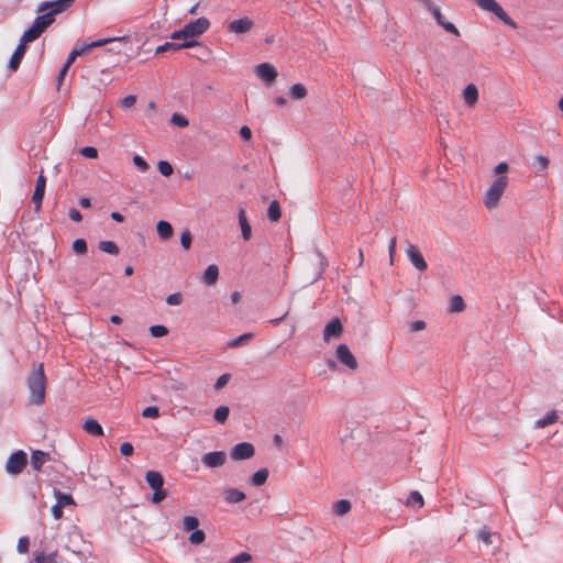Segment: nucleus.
Instances as JSON below:
<instances>
[{
	"instance_id": "obj_34",
	"label": "nucleus",
	"mask_w": 563,
	"mask_h": 563,
	"mask_svg": "<svg viewBox=\"0 0 563 563\" xmlns=\"http://www.w3.org/2000/svg\"><path fill=\"white\" fill-rule=\"evenodd\" d=\"M290 96L294 99H302L307 96V89L302 84H295L290 87Z\"/></svg>"
},
{
	"instance_id": "obj_9",
	"label": "nucleus",
	"mask_w": 563,
	"mask_h": 563,
	"mask_svg": "<svg viewBox=\"0 0 563 563\" xmlns=\"http://www.w3.org/2000/svg\"><path fill=\"white\" fill-rule=\"evenodd\" d=\"M406 254L410 263L420 272H423L428 268L427 262L424 261L420 251L412 244H408L406 249Z\"/></svg>"
},
{
	"instance_id": "obj_23",
	"label": "nucleus",
	"mask_w": 563,
	"mask_h": 563,
	"mask_svg": "<svg viewBox=\"0 0 563 563\" xmlns=\"http://www.w3.org/2000/svg\"><path fill=\"white\" fill-rule=\"evenodd\" d=\"M157 234L161 239L167 240L173 235V227L169 222L161 220L156 224Z\"/></svg>"
},
{
	"instance_id": "obj_24",
	"label": "nucleus",
	"mask_w": 563,
	"mask_h": 563,
	"mask_svg": "<svg viewBox=\"0 0 563 563\" xmlns=\"http://www.w3.org/2000/svg\"><path fill=\"white\" fill-rule=\"evenodd\" d=\"M556 420H558L556 411L551 410V411L547 412L544 417H542L536 421V428H539V429L545 428V427L554 423Z\"/></svg>"
},
{
	"instance_id": "obj_48",
	"label": "nucleus",
	"mask_w": 563,
	"mask_h": 563,
	"mask_svg": "<svg viewBox=\"0 0 563 563\" xmlns=\"http://www.w3.org/2000/svg\"><path fill=\"white\" fill-rule=\"evenodd\" d=\"M170 121L179 128H186L189 124L188 120L180 113H174Z\"/></svg>"
},
{
	"instance_id": "obj_32",
	"label": "nucleus",
	"mask_w": 563,
	"mask_h": 563,
	"mask_svg": "<svg viewBox=\"0 0 563 563\" xmlns=\"http://www.w3.org/2000/svg\"><path fill=\"white\" fill-rule=\"evenodd\" d=\"M407 505L421 508L423 506L422 495L417 490L411 492L407 498Z\"/></svg>"
},
{
	"instance_id": "obj_62",
	"label": "nucleus",
	"mask_w": 563,
	"mask_h": 563,
	"mask_svg": "<svg viewBox=\"0 0 563 563\" xmlns=\"http://www.w3.org/2000/svg\"><path fill=\"white\" fill-rule=\"evenodd\" d=\"M507 170H508V164H507V163H505V162L499 163V164L495 167V169H494L495 174H496L498 177H499V176H504L503 174H505Z\"/></svg>"
},
{
	"instance_id": "obj_4",
	"label": "nucleus",
	"mask_w": 563,
	"mask_h": 563,
	"mask_svg": "<svg viewBox=\"0 0 563 563\" xmlns=\"http://www.w3.org/2000/svg\"><path fill=\"white\" fill-rule=\"evenodd\" d=\"M507 185H508L507 176H499L493 181V184L486 190V194L484 197V203H485L486 208L493 209V208L497 207L498 201H499L501 195L504 194Z\"/></svg>"
},
{
	"instance_id": "obj_6",
	"label": "nucleus",
	"mask_w": 563,
	"mask_h": 563,
	"mask_svg": "<svg viewBox=\"0 0 563 563\" xmlns=\"http://www.w3.org/2000/svg\"><path fill=\"white\" fill-rule=\"evenodd\" d=\"M254 446L249 442H240L235 444L230 451V457L233 461L247 460L254 455Z\"/></svg>"
},
{
	"instance_id": "obj_27",
	"label": "nucleus",
	"mask_w": 563,
	"mask_h": 563,
	"mask_svg": "<svg viewBox=\"0 0 563 563\" xmlns=\"http://www.w3.org/2000/svg\"><path fill=\"white\" fill-rule=\"evenodd\" d=\"M253 338V333H243L228 342V347L234 349L249 343Z\"/></svg>"
},
{
	"instance_id": "obj_52",
	"label": "nucleus",
	"mask_w": 563,
	"mask_h": 563,
	"mask_svg": "<svg viewBox=\"0 0 563 563\" xmlns=\"http://www.w3.org/2000/svg\"><path fill=\"white\" fill-rule=\"evenodd\" d=\"M133 163L141 172H146L150 167L146 161L140 155L133 156Z\"/></svg>"
},
{
	"instance_id": "obj_49",
	"label": "nucleus",
	"mask_w": 563,
	"mask_h": 563,
	"mask_svg": "<svg viewBox=\"0 0 563 563\" xmlns=\"http://www.w3.org/2000/svg\"><path fill=\"white\" fill-rule=\"evenodd\" d=\"M191 242H192V235H191L190 231L185 230L181 233V236H180V244H181V246L185 250H188L190 247V245H191Z\"/></svg>"
},
{
	"instance_id": "obj_25",
	"label": "nucleus",
	"mask_w": 563,
	"mask_h": 563,
	"mask_svg": "<svg viewBox=\"0 0 563 563\" xmlns=\"http://www.w3.org/2000/svg\"><path fill=\"white\" fill-rule=\"evenodd\" d=\"M475 3L484 11L496 13L501 7L496 0H474Z\"/></svg>"
},
{
	"instance_id": "obj_16",
	"label": "nucleus",
	"mask_w": 563,
	"mask_h": 563,
	"mask_svg": "<svg viewBox=\"0 0 563 563\" xmlns=\"http://www.w3.org/2000/svg\"><path fill=\"white\" fill-rule=\"evenodd\" d=\"M49 460H51L49 453H46L41 450H35L31 454V466L36 472H40L42 470L43 464Z\"/></svg>"
},
{
	"instance_id": "obj_45",
	"label": "nucleus",
	"mask_w": 563,
	"mask_h": 563,
	"mask_svg": "<svg viewBox=\"0 0 563 563\" xmlns=\"http://www.w3.org/2000/svg\"><path fill=\"white\" fill-rule=\"evenodd\" d=\"M153 490H154V494L152 497V501L154 504H158L167 497V490L164 489L163 486H161L159 488H153Z\"/></svg>"
},
{
	"instance_id": "obj_61",
	"label": "nucleus",
	"mask_w": 563,
	"mask_h": 563,
	"mask_svg": "<svg viewBox=\"0 0 563 563\" xmlns=\"http://www.w3.org/2000/svg\"><path fill=\"white\" fill-rule=\"evenodd\" d=\"M35 563H54L53 555L40 554L34 559Z\"/></svg>"
},
{
	"instance_id": "obj_19",
	"label": "nucleus",
	"mask_w": 563,
	"mask_h": 563,
	"mask_svg": "<svg viewBox=\"0 0 563 563\" xmlns=\"http://www.w3.org/2000/svg\"><path fill=\"white\" fill-rule=\"evenodd\" d=\"M463 99L466 106L473 107L478 100V90L474 84H468L463 90Z\"/></svg>"
},
{
	"instance_id": "obj_28",
	"label": "nucleus",
	"mask_w": 563,
	"mask_h": 563,
	"mask_svg": "<svg viewBox=\"0 0 563 563\" xmlns=\"http://www.w3.org/2000/svg\"><path fill=\"white\" fill-rule=\"evenodd\" d=\"M280 206L277 200H273L267 209V217L272 222L278 221L280 219Z\"/></svg>"
},
{
	"instance_id": "obj_42",
	"label": "nucleus",
	"mask_w": 563,
	"mask_h": 563,
	"mask_svg": "<svg viewBox=\"0 0 563 563\" xmlns=\"http://www.w3.org/2000/svg\"><path fill=\"white\" fill-rule=\"evenodd\" d=\"M157 168L158 172L165 177H169L174 172L173 166L167 161H159Z\"/></svg>"
},
{
	"instance_id": "obj_3",
	"label": "nucleus",
	"mask_w": 563,
	"mask_h": 563,
	"mask_svg": "<svg viewBox=\"0 0 563 563\" xmlns=\"http://www.w3.org/2000/svg\"><path fill=\"white\" fill-rule=\"evenodd\" d=\"M209 26H210V21L207 18L201 16L194 21H189L188 23H186L184 25L183 29L175 31L170 35V38L174 41L181 40L183 42L192 41L191 38L203 34L209 29Z\"/></svg>"
},
{
	"instance_id": "obj_55",
	"label": "nucleus",
	"mask_w": 563,
	"mask_h": 563,
	"mask_svg": "<svg viewBox=\"0 0 563 563\" xmlns=\"http://www.w3.org/2000/svg\"><path fill=\"white\" fill-rule=\"evenodd\" d=\"M251 560V555L246 552H241L231 559V563H245Z\"/></svg>"
},
{
	"instance_id": "obj_43",
	"label": "nucleus",
	"mask_w": 563,
	"mask_h": 563,
	"mask_svg": "<svg viewBox=\"0 0 563 563\" xmlns=\"http://www.w3.org/2000/svg\"><path fill=\"white\" fill-rule=\"evenodd\" d=\"M206 539V533L202 530H194L189 536V541L192 544H201Z\"/></svg>"
},
{
	"instance_id": "obj_38",
	"label": "nucleus",
	"mask_w": 563,
	"mask_h": 563,
	"mask_svg": "<svg viewBox=\"0 0 563 563\" xmlns=\"http://www.w3.org/2000/svg\"><path fill=\"white\" fill-rule=\"evenodd\" d=\"M493 532L488 529V527L484 526L477 533V539L484 542L486 545H489L493 543L492 537Z\"/></svg>"
},
{
	"instance_id": "obj_41",
	"label": "nucleus",
	"mask_w": 563,
	"mask_h": 563,
	"mask_svg": "<svg viewBox=\"0 0 563 563\" xmlns=\"http://www.w3.org/2000/svg\"><path fill=\"white\" fill-rule=\"evenodd\" d=\"M317 256L319 258V269L317 273V276L313 278V282L320 279L325 271V267L328 265L327 258L318 251Z\"/></svg>"
},
{
	"instance_id": "obj_14",
	"label": "nucleus",
	"mask_w": 563,
	"mask_h": 563,
	"mask_svg": "<svg viewBox=\"0 0 563 563\" xmlns=\"http://www.w3.org/2000/svg\"><path fill=\"white\" fill-rule=\"evenodd\" d=\"M252 26H253V21L250 18L245 16V18L232 21L228 25V30L235 34H243V33L249 32L252 29Z\"/></svg>"
},
{
	"instance_id": "obj_20",
	"label": "nucleus",
	"mask_w": 563,
	"mask_h": 563,
	"mask_svg": "<svg viewBox=\"0 0 563 563\" xmlns=\"http://www.w3.org/2000/svg\"><path fill=\"white\" fill-rule=\"evenodd\" d=\"M223 494L224 500L230 505L241 503L246 498L243 492L232 487L224 489Z\"/></svg>"
},
{
	"instance_id": "obj_44",
	"label": "nucleus",
	"mask_w": 563,
	"mask_h": 563,
	"mask_svg": "<svg viewBox=\"0 0 563 563\" xmlns=\"http://www.w3.org/2000/svg\"><path fill=\"white\" fill-rule=\"evenodd\" d=\"M73 250L76 254H85L87 252V242L85 239H76L73 242Z\"/></svg>"
},
{
	"instance_id": "obj_33",
	"label": "nucleus",
	"mask_w": 563,
	"mask_h": 563,
	"mask_svg": "<svg viewBox=\"0 0 563 563\" xmlns=\"http://www.w3.org/2000/svg\"><path fill=\"white\" fill-rule=\"evenodd\" d=\"M229 413V407L220 406L214 410L213 418L218 423H224L228 420Z\"/></svg>"
},
{
	"instance_id": "obj_11",
	"label": "nucleus",
	"mask_w": 563,
	"mask_h": 563,
	"mask_svg": "<svg viewBox=\"0 0 563 563\" xmlns=\"http://www.w3.org/2000/svg\"><path fill=\"white\" fill-rule=\"evenodd\" d=\"M23 35L21 36L20 38V43L19 45L16 46L15 51L13 52V54L11 55V58L9 60V69L12 70V71H15L20 64H21V60L26 52V44L29 42H23Z\"/></svg>"
},
{
	"instance_id": "obj_37",
	"label": "nucleus",
	"mask_w": 563,
	"mask_h": 563,
	"mask_svg": "<svg viewBox=\"0 0 563 563\" xmlns=\"http://www.w3.org/2000/svg\"><path fill=\"white\" fill-rule=\"evenodd\" d=\"M426 7L431 11L432 15L434 16L437 23L441 25L443 23L444 18L440 11V9L431 3L430 0H424Z\"/></svg>"
},
{
	"instance_id": "obj_53",
	"label": "nucleus",
	"mask_w": 563,
	"mask_h": 563,
	"mask_svg": "<svg viewBox=\"0 0 563 563\" xmlns=\"http://www.w3.org/2000/svg\"><path fill=\"white\" fill-rule=\"evenodd\" d=\"M30 540L27 537H21L18 541L16 550L20 553H26L29 551Z\"/></svg>"
},
{
	"instance_id": "obj_21",
	"label": "nucleus",
	"mask_w": 563,
	"mask_h": 563,
	"mask_svg": "<svg viewBox=\"0 0 563 563\" xmlns=\"http://www.w3.org/2000/svg\"><path fill=\"white\" fill-rule=\"evenodd\" d=\"M145 481L152 489L164 486L163 475L158 471H147L145 474Z\"/></svg>"
},
{
	"instance_id": "obj_5",
	"label": "nucleus",
	"mask_w": 563,
	"mask_h": 563,
	"mask_svg": "<svg viewBox=\"0 0 563 563\" xmlns=\"http://www.w3.org/2000/svg\"><path fill=\"white\" fill-rule=\"evenodd\" d=\"M27 464V455L24 451L13 452L7 460L5 471L10 475H19Z\"/></svg>"
},
{
	"instance_id": "obj_2",
	"label": "nucleus",
	"mask_w": 563,
	"mask_h": 563,
	"mask_svg": "<svg viewBox=\"0 0 563 563\" xmlns=\"http://www.w3.org/2000/svg\"><path fill=\"white\" fill-rule=\"evenodd\" d=\"M26 386L30 393L29 404L41 406L45 402L47 378L43 363H33L32 371L26 376Z\"/></svg>"
},
{
	"instance_id": "obj_1",
	"label": "nucleus",
	"mask_w": 563,
	"mask_h": 563,
	"mask_svg": "<svg viewBox=\"0 0 563 563\" xmlns=\"http://www.w3.org/2000/svg\"><path fill=\"white\" fill-rule=\"evenodd\" d=\"M36 12L40 14L34 19L32 25L24 31L23 42L37 40L42 33L55 22V15L64 12V10L53 0L40 3Z\"/></svg>"
},
{
	"instance_id": "obj_30",
	"label": "nucleus",
	"mask_w": 563,
	"mask_h": 563,
	"mask_svg": "<svg viewBox=\"0 0 563 563\" xmlns=\"http://www.w3.org/2000/svg\"><path fill=\"white\" fill-rule=\"evenodd\" d=\"M465 308L463 298L459 295L452 296L450 300V307L449 310L451 312H461Z\"/></svg>"
},
{
	"instance_id": "obj_26",
	"label": "nucleus",
	"mask_w": 563,
	"mask_h": 563,
	"mask_svg": "<svg viewBox=\"0 0 563 563\" xmlns=\"http://www.w3.org/2000/svg\"><path fill=\"white\" fill-rule=\"evenodd\" d=\"M267 478H268V470L261 468L252 475L251 484L254 486H262L266 483Z\"/></svg>"
},
{
	"instance_id": "obj_22",
	"label": "nucleus",
	"mask_w": 563,
	"mask_h": 563,
	"mask_svg": "<svg viewBox=\"0 0 563 563\" xmlns=\"http://www.w3.org/2000/svg\"><path fill=\"white\" fill-rule=\"evenodd\" d=\"M219 277V268L217 265H209L203 273V282L206 285H213Z\"/></svg>"
},
{
	"instance_id": "obj_63",
	"label": "nucleus",
	"mask_w": 563,
	"mask_h": 563,
	"mask_svg": "<svg viewBox=\"0 0 563 563\" xmlns=\"http://www.w3.org/2000/svg\"><path fill=\"white\" fill-rule=\"evenodd\" d=\"M240 136L245 140V141H249L251 140L252 137V131L249 126L244 125L240 129Z\"/></svg>"
},
{
	"instance_id": "obj_35",
	"label": "nucleus",
	"mask_w": 563,
	"mask_h": 563,
	"mask_svg": "<svg viewBox=\"0 0 563 563\" xmlns=\"http://www.w3.org/2000/svg\"><path fill=\"white\" fill-rule=\"evenodd\" d=\"M56 504L64 508L65 506L74 505L75 501H74V498L71 495L57 492L56 493Z\"/></svg>"
},
{
	"instance_id": "obj_64",
	"label": "nucleus",
	"mask_w": 563,
	"mask_h": 563,
	"mask_svg": "<svg viewBox=\"0 0 563 563\" xmlns=\"http://www.w3.org/2000/svg\"><path fill=\"white\" fill-rule=\"evenodd\" d=\"M68 216L75 222H79L82 219L80 211L76 208H71Z\"/></svg>"
},
{
	"instance_id": "obj_40",
	"label": "nucleus",
	"mask_w": 563,
	"mask_h": 563,
	"mask_svg": "<svg viewBox=\"0 0 563 563\" xmlns=\"http://www.w3.org/2000/svg\"><path fill=\"white\" fill-rule=\"evenodd\" d=\"M150 333L154 338H162L168 333V329L163 324H155L150 327Z\"/></svg>"
},
{
	"instance_id": "obj_57",
	"label": "nucleus",
	"mask_w": 563,
	"mask_h": 563,
	"mask_svg": "<svg viewBox=\"0 0 563 563\" xmlns=\"http://www.w3.org/2000/svg\"><path fill=\"white\" fill-rule=\"evenodd\" d=\"M426 328V322L422 320H416L409 323V330L411 332H418Z\"/></svg>"
},
{
	"instance_id": "obj_10",
	"label": "nucleus",
	"mask_w": 563,
	"mask_h": 563,
	"mask_svg": "<svg viewBox=\"0 0 563 563\" xmlns=\"http://www.w3.org/2000/svg\"><path fill=\"white\" fill-rule=\"evenodd\" d=\"M46 177L41 174L35 184L34 194L32 200L34 202L35 211H38L42 207V201L45 195Z\"/></svg>"
},
{
	"instance_id": "obj_51",
	"label": "nucleus",
	"mask_w": 563,
	"mask_h": 563,
	"mask_svg": "<svg viewBox=\"0 0 563 563\" xmlns=\"http://www.w3.org/2000/svg\"><path fill=\"white\" fill-rule=\"evenodd\" d=\"M79 153L87 158H97L98 157V150L92 146H85V147L80 148Z\"/></svg>"
},
{
	"instance_id": "obj_50",
	"label": "nucleus",
	"mask_w": 563,
	"mask_h": 563,
	"mask_svg": "<svg viewBox=\"0 0 563 563\" xmlns=\"http://www.w3.org/2000/svg\"><path fill=\"white\" fill-rule=\"evenodd\" d=\"M183 302V296L180 292H174L166 297V303L169 306H178Z\"/></svg>"
},
{
	"instance_id": "obj_15",
	"label": "nucleus",
	"mask_w": 563,
	"mask_h": 563,
	"mask_svg": "<svg viewBox=\"0 0 563 563\" xmlns=\"http://www.w3.org/2000/svg\"><path fill=\"white\" fill-rule=\"evenodd\" d=\"M198 45V42L196 41H185V42H181V43H178V42H166L159 46H157L155 53L156 54H161V53H164V52H168V51H178V49H181V48H188V47H192V46H196Z\"/></svg>"
},
{
	"instance_id": "obj_58",
	"label": "nucleus",
	"mask_w": 563,
	"mask_h": 563,
	"mask_svg": "<svg viewBox=\"0 0 563 563\" xmlns=\"http://www.w3.org/2000/svg\"><path fill=\"white\" fill-rule=\"evenodd\" d=\"M442 26L446 32L451 33V34H454L456 36L460 35V32L459 30L456 29V26L451 23V22H448V21H443V23L440 25Z\"/></svg>"
},
{
	"instance_id": "obj_39",
	"label": "nucleus",
	"mask_w": 563,
	"mask_h": 563,
	"mask_svg": "<svg viewBox=\"0 0 563 563\" xmlns=\"http://www.w3.org/2000/svg\"><path fill=\"white\" fill-rule=\"evenodd\" d=\"M495 15L501 20L505 24L517 29L516 22L506 13V11L500 7L499 10L495 13Z\"/></svg>"
},
{
	"instance_id": "obj_18",
	"label": "nucleus",
	"mask_w": 563,
	"mask_h": 563,
	"mask_svg": "<svg viewBox=\"0 0 563 563\" xmlns=\"http://www.w3.org/2000/svg\"><path fill=\"white\" fill-rule=\"evenodd\" d=\"M239 224L241 227L242 238L244 241H249L252 236V228L247 221L245 210L239 209Z\"/></svg>"
},
{
	"instance_id": "obj_60",
	"label": "nucleus",
	"mask_w": 563,
	"mask_h": 563,
	"mask_svg": "<svg viewBox=\"0 0 563 563\" xmlns=\"http://www.w3.org/2000/svg\"><path fill=\"white\" fill-rule=\"evenodd\" d=\"M396 244H397V240H396V236H393L390 240H389V244H388V253H389V257H390V263L393 264L394 262V254L396 252Z\"/></svg>"
},
{
	"instance_id": "obj_54",
	"label": "nucleus",
	"mask_w": 563,
	"mask_h": 563,
	"mask_svg": "<svg viewBox=\"0 0 563 563\" xmlns=\"http://www.w3.org/2000/svg\"><path fill=\"white\" fill-rule=\"evenodd\" d=\"M231 378V375L230 374H222L221 376L218 377V379L216 380V384H214V388L217 390L223 388L230 380Z\"/></svg>"
},
{
	"instance_id": "obj_8",
	"label": "nucleus",
	"mask_w": 563,
	"mask_h": 563,
	"mask_svg": "<svg viewBox=\"0 0 563 563\" xmlns=\"http://www.w3.org/2000/svg\"><path fill=\"white\" fill-rule=\"evenodd\" d=\"M225 461L227 454L223 451L208 452L201 457L202 464L210 468L220 467Z\"/></svg>"
},
{
	"instance_id": "obj_13",
	"label": "nucleus",
	"mask_w": 563,
	"mask_h": 563,
	"mask_svg": "<svg viewBox=\"0 0 563 563\" xmlns=\"http://www.w3.org/2000/svg\"><path fill=\"white\" fill-rule=\"evenodd\" d=\"M342 323L338 318L332 319L323 330V340L325 342L330 341L331 338H340L342 334Z\"/></svg>"
},
{
	"instance_id": "obj_7",
	"label": "nucleus",
	"mask_w": 563,
	"mask_h": 563,
	"mask_svg": "<svg viewBox=\"0 0 563 563\" xmlns=\"http://www.w3.org/2000/svg\"><path fill=\"white\" fill-rule=\"evenodd\" d=\"M336 358L340 363L349 367L350 369H356L357 368V361L350 351L349 346L345 344H340L336 347Z\"/></svg>"
},
{
	"instance_id": "obj_12",
	"label": "nucleus",
	"mask_w": 563,
	"mask_h": 563,
	"mask_svg": "<svg viewBox=\"0 0 563 563\" xmlns=\"http://www.w3.org/2000/svg\"><path fill=\"white\" fill-rule=\"evenodd\" d=\"M255 73L262 80L268 84L273 82L277 77L276 68L268 63H262L257 65Z\"/></svg>"
},
{
	"instance_id": "obj_31",
	"label": "nucleus",
	"mask_w": 563,
	"mask_h": 563,
	"mask_svg": "<svg viewBox=\"0 0 563 563\" xmlns=\"http://www.w3.org/2000/svg\"><path fill=\"white\" fill-rule=\"evenodd\" d=\"M351 509V503L346 499L336 501L333 506L334 514L338 516L345 515Z\"/></svg>"
},
{
	"instance_id": "obj_36",
	"label": "nucleus",
	"mask_w": 563,
	"mask_h": 563,
	"mask_svg": "<svg viewBox=\"0 0 563 563\" xmlns=\"http://www.w3.org/2000/svg\"><path fill=\"white\" fill-rule=\"evenodd\" d=\"M185 531H194L197 530L199 526V520L194 516H185L183 519Z\"/></svg>"
},
{
	"instance_id": "obj_46",
	"label": "nucleus",
	"mask_w": 563,
	"mask_h": 563,
	"mask_svg": "<svg viewBox=\"0 0 563 563\" xmlns=\"http://www.w3.org/2000/svg\"><path fill=\"white\" fill-rule=\"evenodd\" d=\"M533 165L537 167L538 170L543 172L549 166V158L543 155H538L533 162Z\"/></svg>"
},
{
	"instance_id": "obj_47",
	"label": "nucleus",
	"mask_w": 563,
	"mask_h": 563,
	"mask_svg": "<svg viewBox=\"0 0 563 563\" xmlns=\"http://www.w3.org/2000/svg\"><path fill=\"white\" fill-rule=\"evenodd\" d=\"M142 417L156 419L159 417V409L156 406H148L142 411Z\"/></svg>"
},
{
	"instance_id": "obj_59",
	"label": "nucleus",
	"mask_w": 563,
	"mask_h": 563,
	"mask_svg": "<svg viewBox=\"0 0 563 563\" xmlns=\"http://www.w3.org/2000/svg\"><path fill=\"white\" fill-rule=\"evenodd\" d=\"M135 101H136V97L133 95H129V96H125L121 100V106H122V108H131L134 106Z\"/></svg>"
},
{
	"instance_id": "obj_17",
	"label": "nucleus",
	"mask_w": 563,
	"mask_h": 563,
	"mask_svg": "<svg viewBox=\"0 0 563 563\" xmlns=\"http://www.w3.org/2000/svg\"><path fill=\"white\" fill-rule=\"evenodd\" d=\"M82 429L85 432H87L90 435L93 437H102L103 435V428L102 426L93 418H88L84 424Z\"/></svg>"
},
{
	"instance_id": "obj_29",
	"label": "nucleus",
	"mask_w": 563,
	"mask_h": 563,
	"mask_svg": "<svg viewBox=\"0 0 563 563\" xmlns=\"http://www.w3.org/2000/svg\"><path fill=\"white\" fill-rule=\"evenodd\" d=\"M99 250L111 255H118L120 250L113 241H100Z\"/></svg>"
},
{
	"instance_id": "obj_56",
	"label": "nucleus",
	"mask_w": 563,
	"mask_h": 563,
	"mask_svg": "<svg viewBox=\"0 0 563 563\" xmlns=\"http://www.w3.org/2000/svg\"><path fill=\"white\" fill-rule=\"evenodd\" d=\"M133 445L130 442H123L120 445V452L124 456H130L133 454Z\"/></svg>"
}]
</instances>
